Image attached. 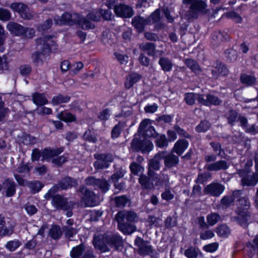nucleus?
<instances>
[{"label": "nucleus", "mask_w": 258, "mask_h": 258, "mask_svg": "<svg viewBox=\"0 0 258 258\" xmlns=\"http://www.w3.org/2000/svg\"><path fill=\"white\" fill-rule=\"evenodd\" d=\"M7 188L6 195L7 197H12L16 193V183L12 180L8 179L4 183Z\"/></svg>", "instance_id": "31"}, {"label": "nucleus", "mask_w": 258, "mask_h": 258, "mask_svg": "<svg viewBox=\"0 0 258 258\" xmlns=\"http://www.w3.org/2000/svg\"><path fill=\"white\" fill-rule=\"evenodd\" d=\"M185 63L186 66L196 74H200L202 71V70L198 63L193 59H186L185 60Z\"/></svg>", "instance_id": "29"}, {"label": "nucleus", "mask_w": 258, "mask_h": 258, "mask_svg": "<svg viewBox=\"0 0 258 258\" xmlns=\"http://www.w3.org/2000/svg\"><path fill=\"white\" fill-rule=\"evenodd\" d=\"M63 230L65 232L66 236L69 238L70 240H72L71 238L73 237V236L74 235H76L77 233V230L76 229L70 226L64 227Z\"/></svg>", "instance_id": "56"}, {"label": "nucleus", "mask_w": 258, "mask_h": 258, "mask_svg": "<svg viewBox=\"0 0 258 258\" xmlns=\"http://www.w3.org/2000/svg\"><path fill=\"white\" fill-rule=\"evenodd\" d=\"M32 100L35 104L39 106H43L48 103V100L43 93H34L32 95Z\"/></svg>", "instance_id": "28"}, {"label": "nucleus", "mask_w": 258, "mask_h": 258, "mask_svg": "<svg viewBox=\"0 0 258 258\" xmlns=\"http://www.w3.org/2000/svg\"><path fill=\"white\" fill-rule=\"evenodd\" d=\"M241 190H235L231 196H227V207L233 203H235L236 209L235 211L237 215L236 219L238 224L244 227L248 225V221L250 218L249 209L250 206L249 199L246 196L243 197Z\"/></svg>", "instance_id": "1"}, {"label": "nucleus", "mask_w": 258, "mask_h": 258, "mask_svg": "<svg viewBox=\"0 0 258 258\" xmlns=\"http://www.w3.org/2000/svg\"><path fill=\"white\" fill-rule=\"evenodd\" d=\"M139 182L144 188L151 189L154 187L153 182H150V179L145 175H141L140 176Z\"/></svg>", "instance_id": "34"}, {"label": "nucleus", "mask_w": 258, "mask_h": 258, "mask_svg": "<svg viewBox=\"0 0 258 258\" xmlns=\"http://www.w3.org/2000/svg\"><path fill=\"white\" fill-rule=\"evenodd\" d=\"M188 142L185 139L178 140L175 144L173 150L178 155H181L188 146Z\"/></svg>", "instance_id": "25"}, {"label": "nucleus", "mask_w": 258, "mask_h": 258, "mask_svg": "<svg viewBox=\"0 0 258 258\" xmlns=\"http://www.w3.org/2000/svg\"><path fill=\"white\" fill-rule=\"evenodd\" d=\"M238 116V113L236 110L230 109L227 117L228 123L232 126L234 125L235 122L237 121Z\"/></svg>", "instance_id": "41"}, {"label": "nucleus", "mask_w": 258, "mask_h": 258, "mask_svg": "<svg viewBox=\"0 0 258 258\" xmlns=\"http://www.w3.org/2000/svg\"><path fill=\"white\" fill-rule=\"evenodd\" d=\"M160 12L159 10H155L151 15V16L147 19L148 20H149V24H150L151 23H157L158 21H159L160 19Z\"/></svg>", "instance_id": "51"}, {"label": "nucleus", "mask_w": 258, "mask_h": 258, "mask_svg": "<svg viewBox=\"0 0 258 258\" xmlns=\"http://www.w3.org/2000/svg\"><path fill=\"white\" fill-rule=\"evenodd\" d=\"M139 47L142 50L147 51L149 55L155 54L156 47L154 43L150 42L141 43L140 44Z\"/></svg>", "instance_id": "33"}, {"label": "nucleus", "mask_w": 258, "mask_h": 258, "mask_svg": "<svg viewBox=\"0 0 258 258\" xmlns=\"http://www.w3.org/2000/svg\"><path fill=\"white\" fill-rule=\"evenodd\" d=\"M206 219L209 226H213L221 220V217L216 213H212L207 215Z\"/></svg>", "instance_id": "36"}, {"label": "nucleus", "mask_w": 258, "mask_h": 258, "mask_svg": "<svg viewBox=\"0 0 258 258\" xmlns=\"http://www.w3.org/2000/svg\"><path fill=\"white\" fill-rule=\"evenodd\" d=\"M240 81L241 84L246 86H252L256 84V78L253 75H248L243 73L240 75Z\"/></svg>", "instance_id": "23"}, {"label": "nucleus", "mask_w": 258, "mask_h": 258, "mask_svg": "<svg viewBox=\"0 0 258 258\" xmlns=\"http://www.w3.org/2000/svg\"><path fill=\"white\" fill-rule=\"evenodd\" d=\"M200 99L201 100V104L206 106H210L211 105H217L221 103V101L217 97L212 94H207L206 95V99H205L204 95H202V97Z\"/></svg>", "instance_id": "22"}, {"label": "nucleus", "mask_w": 258, "mask_h": 258, "mask_svg": "<svg viewBox=\"0 0 258 258\" xmlns=\"http://www.w3.org/2000/svg\"><path fill=\"white\" fill-rule=\"evenodd\" d=\"M57 117L59 119L65 122H72L76 120V116L74 114L67 111L59 113Z\"/></svg>", "instance_id": "35"}, {"label": "nucleus", "mask_w": 258, "mask_h": 258, "mask_svg": "<svg viewBox=\"0 0 258 258\" xmlns=\"http://www.w3.org/2000/svg\"><path fill=\"white\" fill-rule=\"evenodd\" d=\"M185 255L188 258H195L198 256V252L194 247H190L184 251Z\"/></svg>", "instance_id": "63"}, {"label": "nucleus", "mask_w": 258, "mask_h": 258, "mask_svg": "<svg viewBox=\"0 0 258 258\" xmlns=\"http://www.w3.org/2000/svg\"><path fill=\"white\" fill-rule=\"evenodd\" d=\"M202 95L198 93H188L185 94L184 100L187 104L192 105L195 103L196 100L199 103H201V100L200 99Z\"/></svg>", "instance_id": "30"}, {"label": "nucleus", "mask_w": 258, "mask_h": 258, "mask_svg": "<svg viewBox=\"0 0 258 258\" xmlns=\"http://www.w3.org/2000/svg\"><path fill=\"white\" fill-rule=\"evenodd\" d=\"M224 185L218 183H212L208 185L204 189V192L206 194H210L212 196L218 197L224 190Z\"/></svg>", "instance_id": "13"}, {"label": "nucleus", "mask_w": 258, "mask_h": 258, "mask_svg": "<svg viewBox=\"0 0 258 258\" xmlns=\"http://www.w3.org/2000/svg\"><path fill=\"white\" fill-rule=\"evenodd\" d=\"M227 19H230L236 24L241 23L242 18L235 11L227 12Z\"/></svg>", "instance_id": "42"}, {"label": "nucleus", "mask_w": 258, "mask_h": 258, "mask_svg": "<svg viewBox=\"0 0 258 258\" xmlns=\"http://www.w3.org/2000/svg\"><path fill=\"white\" fill-rule=\"evenodd\" d=\"M132 23L139 32H142L145 26L149 24V20L140 16H136L133 18Z\"/></svg>", "instance_id": "19"}, {"label": "nucleus", "mask_w": 258, "mask_h": 258, "mask_svg": "<svg viewBox=\"0 0 258 258\" xmlns=\"http://www.w3.org/2000/svg\"><path fill=\"white\" fill-rule=\"evenodd\" d=\"M70 100V97L68 96H63L59 94L57 96H54L51 100V103L53 105H57L61 103L68 102Z\"/></svg>", "instance_id": "37"}, {"label": "nucleus", "mask_w": 258, "mask_h": 258, "mask_svg": "<svg viewBox=\"0 0 258 258\" xmlns=\"http://www.w3.org/2000/svg\"><path fill=\"white\" fill-rule=\"evenodd\" d=\"M14 231V227H7L4 225L0 226V236L4 237L11 235Z\"/></svg>", "instance_id": "47"}, {"label": "nucleus", "mask_w": 258, "mask_h": 258, "mask_svg": "<svg viewBox=\"0 0 258 258\" xmlns=\"http://www.w3.org/2000/svg\"><path fill=\"white\" fill-rule=\"evenodd\" d=\"M87 18L93 22H98L101 20L100 11L93 12L87 15Z\"/></svg>", "instance_id": "61"}, {"label": "nucleus", "mask_w": 258, "mask_h": 258, "mask_svg": "<svg viewBox=\"0 0 258 258\" xmlns=\"http://www.w3.org/2000/svg\"><path fill=\"white\" fill-rule=\"evenodd\" d=\"M164 152L159 153L155 157L151 159L149 162L148 175L152 176L153 174L155 173L153 170H158L160 168V162L164 157Z\"/></svg>", "instance_id": "12"}, {"label": "nucleus", "mask_w": 258, "mask_h": 258, "mask_svg": "<svg viewBox=\"0 0 258 258\" xmlns=\"http://www.w3.org/2000/svg\"><path fill=\"white\" fill-rule=\"evenodd\" d=\"M131 172L134 175H137L139 172L143 170V168L136 162H133L130 166Z\"/></svg>", "instance_id": "59"}, {"label": "nucleus", "mask_w": 258, "mask_h": 258, "mask_svg": "<svg viewBox=\"0 0 258 258\" xmlns=\"http://www.w3.org/2000/svg\"><path fill=\"white\" fill-rule=\"evenodd\" d=\"M218 247V245L217 243H212L205 245L203 247V249L207 252H213L217 250Z\"/></svg>", "instance_id": "64"}, {"label": "nucleus", "mask_w": 258, "mask_h": 258, "mask_svg": "<svg viewBox=\"0 0 258 258\" xmlns=\"http://www.w3.org/2000/svg\"><path fill=\"white\" fill-rule=\"evenodd\" d=\"M10 7L14 11L18 12L24 19L30 20L33 18L32 12L23 3H13Z\"/></svg>", "instance_id": "7"}, {"label": "nucleus", "mask_w": 258, "mask_h": 258, "mask_svg": "<svg viewBox=\"0 0 258 258\" xmlns=\"http://www.w3.org/2000/svg\"><path fill=\"white\" fill-rule=\"evenodd\" d=\"M80 192L83 195L82 199L86 206L94 207L97 205L98 197L93 192L85 186L80 188Z\"/></svg>", "instance_id": "6"}, {"label": "nucleus", "mask_w": 258, "mask_h": 258, "mask_svg": "<svg viewBox=\"0 0 258 258\" xmlns=\"http://www.w3.org/2000/svg\"><path fill=\"white\" fill-rule=\"evenodd\" d=\"M7 28L9 31L16 35L21 36L25 33V27L15 22H10Z\"/></svg>", "instance_id": "20"}, {"label": "nucleus", "mask_w": 258, "mask_h": 258, "mask_svg": "<svg viewBox=\"0 0 258 258\" xmlns=\"http://www.w3.org/2000/svg\"><path fill=\"white\" fill-rule=\"evenodd\" d=\"M115 219L117 222H122L124 219L130 222H135L138 221V216L132 211H120L116 215Z\"/></svg>", "instance_id": "14"}, {"label": "nucleus", "mask_w": 258, "mask_h": 258, "mask_svg": "<svg viewBox=\"0 0 258 258\" xmlns=\"http://www.w3.org/2000/svg\"><path fill=\"white\" fill-rule=\"evenodd\" d=\"M95 247L101 251L106 252L110 250V248L118 249L122 245L121 237L117 234H105L104 236H95L93 239Z\"/></svg>", "instance_id": "2"}, {"label": "nucleus", "mask_w": 258, "mask_h": 258, "mask_svg": "<svg viewBox=\"0 0 258 258\" xmlns=\"http://www.w3.org/2000/svg\"><path fill=\"white\" fill-rule=\"evenodd\" d=\"M153 148V145L152 142L149 140H145L143 141L141 151L143 153L149 152L152 150Z\"/></svg>", "instance_id": "50"}, {"label": "nucleus", "mask_w": 258, "mask_h": 258, "mask_svg": "<svg viewBox=\"0 0 258 258\" xmlns=\"http://www.w3.org/2000/svg\"><path fill=\"white\" fill-rule=\"evenodd\" d=\"M87 185H92L95 187L99 188L102 191L106 192L109 189V185L108 182L103 179L101 180L96 179L94 177H88L85 179Z\"/></svg>", "instance_id": "9"}, {"label": "nucleus", "mask_w": 258, "mask_h": 258, "mask_svg": "<svg viewBox=\"0 0 258 258\" xmlns=\"http://www.w3.org/2000/svg\"><path fill=\"white\" fill-rule=\"evenodd\" d=\"M141 76L137 73H132L129 75L126 78L124 82V87L126 89H129L132 88L134 84L140 80Z\"/></svg>", "instance_id": "24"}, {"label": "nucleus", "mask_w": 258, "mask_h": 258, "mask_svg": "<svg viewBox=\"0 0 258 258\" xmlns=\"http://www.w3.org/2000/svg\"><path fill=\"white\" fill-rule=\"evenodd\" d=\"M159 64L164 72H170L173 67V63L168 58L162 57L159 59Z\"/></svg>", "instance_id": "32"}, {"label": "nucleus", "mask_w": 258, "mask_h": 258, "mask_svg": "<svg viewBox=\"0 0 258 258\" xmlns=\"http://www.w3.org/2000/svg\"><path fill=\"white\" fill-rule=\"evenodd\" d=\"M135 245L139 248V253L142 255H148L153 252V247L147 241L138 237L135 241Z\"/></svg>", "instance_id": "11"}, {"label": "nucleus", "mask_w": 258, "mask_h": 258, "mask_svg": "<svg viewBox=\"0 0 258 258\" xmlns=\"http://www.w3.org/2000/svg\"><path fill=\"white\" fill-rule=\"evenodd\" d=\"M73 181L70 177H66L60 181L57 186L51 187L45 195V198H49L57 189H65L73 186Z\"/></svg>", "instance_id": "8"}, {"label": "nucleus", "mask_w": 258, "mask_h": 258, "mask_svg": "<svg viewBox=\"0 0 258 258\" xmlns=\"http://www.w3.org/2000/svg\"><path fill=\"white\" fill-rule=\"evenodd\" d=\"M211 177V174L209 172H204L199 174L196 182L202 184L206 182L209 178Z\"/></svg>", "instance_id": "58"}, {"label": "nucleus", "mask_w": 258, "mask_h": 258, "mask_svg": "<svg viewBox=\"0 0 258 258\" xmlns=\"http://www.w3.org/2000/svg\"><path fill=\"white\" fill-rule=\"evenodd\" d=\"M207 6L202 1L194 2L190 7L192 17L196 16L199 14H205L207 12Z\"/></svg>", "instance_id": "18"}, {"label": "nucleus", "mask_w": 258, "mask_h": 258, "mask_svg": "<svg viewBox=\"0 0 258 258\" xmlns=\"http://www.w3.org/2000/svg\"><path fill=\"white\" fill-rule=\"evenodd\" d=\"M89 19L86 18L82 19L80 16V21L78 22L79 23L83 29H93L95 27V25L91 23L89 21Z\"/></svg>", "instance_id": "45"}, {"label": "nucleus", "mask_w": 258, "mask_h": 258, "mask_svg": "<svg viewBox=\"0 0 258 258\" xmlns=\"http://www.w3.org/2000/svg\"><path fill=\"white\" fill-rule=\"evenodd\" d=\"M116 206L119 208L124 207L128 202V199L124 196L117 197L115 198Z\"/></svg>", "instance_id": "46"}, {"label": "nucleus", "mask_w": 258, "mask_h": 258, "mask_svg": "<svg viewBox=\"0 0 258 258\" xmlns=\"http://www.w3.org/2000/svg\"><path fill=\"white\" fill-rule=\"evenodd\" d=\"M150 177L152 178L154 186H157L158 188L167 184L169 182L168 176L164 173H161L160 174L154 173L152 176Z\"/></svg>", "instance_id": "17"}, {"label": "nucleus", "mask_w": 258, "mask_h": 258, "mask_svg": "<svg viewBox=\"0 0 258 258\" xmlns=\"http://www.w3.org/2000/svg\"><path fill=\"white\" fill-rule=\"evenodd\" d=\"M49 234L52 238L57 239L61 236L62 232L59 226L53 225L49 229Z\"/></svg>", "instance_id": "38"}, {"label": "nucleus", "mask_w": 258, "mask_h": 258, "mask_svg": "<svg viewBox=\"0 0 258 258\" xmlns=\"http://www.w3.org/2000/svg\"><path fill=\"white\" fill-rule=\"evenodd\" d=\"M162 158L164 160L165 166L169 168L176 166L179 162L178 157L172 154L165 155V153Z\"/></svg>", "instance_id": "26"}, {"label": "nucleus", "mask_w": 258, "mask_h": 258, "mask_svg": "<svg viewBox=\"0 0 258 258\" xmlns=\"http://www.w3.org/2000/svg\"><path fill=\"white\" fill-rule=\"evenodd\" d=\"M97 160L94 163V166L96 169H102L109 167V164L103 161V160L96 159Z\"/></svg>", "instance_id": "57"}, {"label": "nucleus", "mask_w": 258, "mask_h": 258, "mask_svg": "<svg viewBox=\"0 0 258 258\" xmlns=\"http://www.w3.org/2000/svg\"><path fill=\"white\" fill-rule=\"evenodd\" d=\"M54 20L55 23L59 25H72L80 21V16L77 13L71 14L69 13H64L61 17L59 16L54 17Z\"/></svg>", "instance_id": "5"}, {"label": "nucleus", "mask_w": 258, "mask_h": 258, "mask_svg": "<svg viewBox=\"0 0 258 258\" xmlns=\"http://www.w3.org/2000/svg\"><path fill=\"white\" fill-rule=\"evenodd\" d=\"M36 43L39 49H42L41 54L36 53L33 55V58L37 62L42 61L41 55L48 54L52 51L57 49L55 42L53 37L51 36H44L36 40Z\"/></svg>", "instance_id": "3"}, {"label": "nucleus", "mask_w": 258, "mask_h": 258, "mask_svg": "<svg viewBox=\"0 0 258 258\" xmlns=\"http://www.w3.org/2000/svg\"><path fill=\"white\" fill-rule=\"evenodd\" d=\"M124 126L125 123L124 122H119L117 124L115 125L111 132L112 138L113 139L117 138Z\"/></svg>", "instance_id": "39"}, {"label": "nucleus", "mask_w": 258, "mask_h": 258, "mask_svg": "<svg viewBox=\"0 0 258 258\" xmlns=\"http://www.w3.org/2000/svg\"><path fill=\"white\" fill-rule=\"evenodd\" d=\"M21 141L25 145L34 144L36 143V139L29 135H26L21 137Z\"/></svg>", "instance_id": "54"}, {"label": "nucleus", "mask_w": 258, "mask_h": 258, "mask_svg": "<svg viewBox=\"0 0 258 258\" xmlns=\"http://www.w3.org/2000/svg\"><path fill=\"white\" fill-rule=\"evenodd\" d=\"M156 140V146L159 148H163L167 146L168 141L164 135H157Z\"/></svg>", "instance_id": "44"}, {"label": "nucleus", "mask_w": 258, "mask_h": 258, "mask_svg": "<svg viewBox=\"0 0 258 258\" xmlns=\"http://www.w3.org/2000/svg\"><path fill=\"white\" fill-rule=\"evenodd\" d=\"M210 125V123L208 121L203 120L197 126L196 130L198 132H205L209 129Z\"/></svg>", "instance_id": "48"}, {"label": "nucleus", "mask_w": 258, "mask_h": 258, "mask_svg": "<svg viewBox=\"0 0 258 258\" xmlns=\"http://www.w3.org/2000/svg\"><path fill=\"white\" fill-rule=\"evenodd\" d=\"M83 67V63L81 61H79L73 64L70 72L71 75H74L77 74Z\"/></svg>", "instance_id": "52"}, {"label": "nucleus", "mask_w": 258, "mask_h": 258, "mask_svg": "<svg viewBox=\"0 0 258 258\" xmlns=\"http://www.w3.org/2000/svg\"><path fill=\"white\" fill-rule=\"evenodd\" d=\"M11 18L10 12L6 9H0V20L4 21H7Z\"/></svg>", "instance_id": "62"}, {"label": "nucleus", "mask_w": 258, "mask_h": 258, "mask_svg": "<svg viewBox=\"0 0 258 258\" xmlns=\"http://www.w3.org/2000/svg\"><path fill=\"white\" fill-rule=\"evenodd\" d=\"M52 205L57 209L66 210L70 207L67 199L60 195H56L52 198Z\"/></svg>", "instance_id": "16"}, {"label": "nucleus", "mask_w": 258, "mask_h": 258, "mask_svg": "<svg viewBox=\"0 0 258 258\" xmlns=\"http://www.w3.org/2000/svg\"><path fill=\"white\" fill-rule=\"evenodd\" d=\"M70 256L72 258H94L93 250L82 243L72 248Z\"/></svg>", "instance_id": "4"}, {"label": "nucleus", "mask_w": 258, "mask_h": 258, "mask_svg": "<svg viewBox=\"0 0 258 258\" xmlns=\"http://www.w3.org/2000/svg\"><path fill=\"white\" fill-rule=\"evenodd\" d=\"M84 140L88 141L90 142L96 143L97 139L95 136L94 133L90 130H87L83 135Z\"/></svg>", "instance_id": "53"}, {"label": "nucleus", "mask_w": 258, "mask_h": 258, "mask_svg": "<svg viewBox=\"0 0 258 258\" xmlns=\"http://www.w3.org/2000/svg\"><path fill=\"white\" fill-rule=\"evenodd\" d=\"M20 245V242L18 240H14L8 242L6 244V248L10 251H14L18 248Z\"/></svg>", "instance_id": "49"}, {"label": "nucleus", "mask_w": 258, "mask_h": 258, "mask_svg": "<svg viewBox=\"0 0 258 258\" xmlns=\"http://www.w3.org/2000/svg\"><path fill=\"white\" fill-rule=\"evenodd\" d=\"M111 9H108L107 10H100V13L101 17L105 20H110L113 17V15L111 12Z\"/></svg>", "instance_id": "60"}, {"label": "nucleus", "mask_w": 258, "mask_h": 258, "mask_svg": "<svg viewBox=\"0 0 258 258\" xmlns=\"http://www.w3.org/2000/svg\"><path fill=\"white\" fill-rule=\"evenodd\" d=\"M248 170L241 171L239 172L242 177L241 182L243 186H254L258 182V175L253 173L252 175H248Z\"/></svg>", "instance_id": "10"}, {"label": "nucleus", "mask_w": 258, "mask_h": 258, "mask_svg": "<svg viewBox=\"0 0 258 258\" xmlns=\"http://www.w3.org/2000/svg\"><path fill=\"white\" fill-rule=\"evenodd\" d=\"M28 186L33 194L39 192L43 187V185L38 181L30 182L28 183Z\"/></svg>", "instance_id": "43"}, {"label": "nucleus", "mask_w": 258, "mask_h": 258, "mask_svg": "<svg viewBox=\"0 0 258 258\" xmlns=\"http://www.w3.org/2000/svg\"><path fill=\"white\" fill-rule=\"evenodd\" d=\"M62 152V148L45 149L42 153V159L45 160H49L51 158H54L55 156H57Z\"/></svg>", "instance_id": "21"}, {"label": "nucleus", "mask_w": 258, "mask_h": 258, "mask_svg": "<svg viewBox=\"0 0 258 258\" xmlns=\"http://www.w3.org/2000/svg\"><path fill=\"white\" fill-rule=\"evenodd\" d=\"M118 227L120 231L125 234H130L136 230V227L133 224L124 222H118Z\"/></svg>", "instance_id": "27"}, {"label": "nucleus", "mask_w": 258, "mask_h": 258, "mask_svg": "<svg viewBox=\"0 0 258 258\" xmlns=\"http://www.w3.org/2000/svg\"><path fill=\"white\" fill-rule=\"evenodd\" d=\"M226 166V163L223 161H219L214 163L210 164L208 165L207 169L211 171H217L224 169Z\"/></svg>", "instance_id": "40"}, {"label": "nucleus", "mask_w": 258, "mask_h": 258, "mask_svg": "<svg viewBox=\"0 0 258 258\" xmlns=\"http://www.w3.org/2000/svg\"><path fill=\"white\" fill-rule=\"evenodd\" d=\"M114 11L117 16L121 17L130 18L133 15L132 8L123 4L115 6Z\"/></svg>", "instance_id": "15"}, {"label": "nucleus", "mask_w": 258, "mask_h": 258, "mask_svg": "<svg viewBox=\"0 0 258 258\" xmlns=\"http://www.w3.org/2000/svg\"><path fill=\"white\" fill-rule=\"evenodd\" d=\"M94 157L96 159L103 160V161L109 164V163L112 162L113 159V157L111 154H95Z\"/></svg>", "instance_id": "55"}]
</instances>
